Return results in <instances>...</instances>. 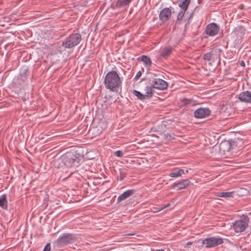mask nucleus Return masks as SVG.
<instances>
[{
    "instance_id": "0eeeda50",
    "label": "nucleus",
    "mask_w": 251,
    "mask_h": 251,
    "mask_svg": "<svg viewBox=\"0 0 251 251\" xmlns=\"http://www.w3.org/2000/svg\"><path fill=\"white\" fill-rule=\"evenodd\" d=\"M249 218L246 216L240 220L236 221L233 225V228L236 232H241L245 230L248 226Z\"/></svg>"
},
{
    "instance_id": "ddd939ff",
    "label": "nucleus",
    "mask_w": 251,
    "mask_h": 251,
    "mask_svg": "<svg viewBox=\"0 0 251 251\" xmlns=\"http://www.w3.org/2000/svg\"><path fill=\"white\" fill-rule=\"evenodd\" d=\"M238 99L241 102L251 103V91H246L241 92Z\"/></svg>"
},
{
    "instance_id": "6e6552de",
    "label": "nucleus",
    "mask_w": 251,
    "mask_h": 251,
    "mask_svg": "<svg viewBox=\"0 0 251 251\" xmlns=\"http://www.w3.org/2000/svg\"><path fill=\"white\" fill-rule=\"evenodd\" d=\"M220 31V26L217 24L212 23L207 25L205 29V33L209 36H214L218 34Z\"/></svg>"
},
{
    "instance_id": "39448f33",
    "label": "nucleus",
    "mask_w": 251,
    "mask_h": 251,
    "mask_svg": "<svg viewBox=\"0 0 251 251\" xmlns=\"http://www.w3.org/2000/svg\"><path fill=\"white\" fill-rule=\"evenodd\" d=\"M78 235L76 234L65 233L58 238L55 243L59 247H62L76 242L78 239Z\"/></svg>"
},
{
    "instance_id": "dca6fc26",
    "label": "nucleus",
    "mask_w": 251,
    "mask_h": 251,
    "mask_svg": "<svg viewBox=\"0 0 251 251\" xmlns=\"http://www.w3.org/2000/svg\"><path fill=\"white\" fill-rule=\"evenodd\" d=\"M174 48L171 46H168L164 48L161 51L160 57L163 58H167L172 53Z\"/></svg>"
},
{
    "instance_id": "f03ea898",
    "label": "nucleus",
    "mask_w": 251,
    "mask_h": 251,
    "mask_svg": "<svg viewBox=\"0 0 251 251\" xmlns=\"http://www.w3.org/2000/svg\"><path fill=\"white\" fill-rule=\"evenodd\" d=\"M122 83L119 75L115 71L108 72L105 75L104 83L107 89L115 91L116 88L121 87Z\"/></svg>"
},
{
    "instance_id": "f704fd0d",
    "label": "nucleus",
    "mask_w": 251,
    "mask_h": 251,
    "mask_svg": "<svg viewBox=\"0 0 251 251\" xmlns=\"http://www.w3.org/2000/svg\"><path fill=\"white\" fill-rule=\"evenodd\" d=\"M192 244H193V242H191V241H189V242H187V243H186V245H187V246L191 245H192Z\"/></svg>"
},
{
    "instance_id": "e433bc0d",
    "label": "nucleus",
    "mask_w": 251,
    "mask_h": 251,
    "mask_svg": "<svg viewBox=\"0 0 251 251\" xmlns=\"http://www.w3.org/2000/svg\"><path fill=\"white\" fill-rule=\"evenodd\" d=\"M156 251H165L164 249H159V250H156Z\"/></svg>"
},
{
    "instance_id": "9d476101",
    "label": "nucleus",
    "mask_w": 251,
    "mask_h": 251,
    "mask_svg": "<svg viewBox=\"0 0 251 251\" xmlns=\"http://www.w3.org/2000/svg\"><path fill=\"white\" fill-rule=\"evenodd\" d=\"M190 184L191 182L188 179H182L181 180H178L174 182L172 185V188L176 190H180L185 189Z\"/></svg>"
},
{
    "instance_id": "c756f323",
    "label": "nucleus",
    "mask_w": 251,
    "mask_h": 251,
    "mask_svg": "<svg viewBox=\"0 0 251 251\" xmlns=\"http://www.w3.org/2000/svg\"><path fill=\"white\" fill-rule=\"evenodd\" d=\"M50 243H48L45 246L43 251H50Z\"/></svg>"
},
{
    "instance_id": "20e7f679",
    "label": "nucleus",
    "mask_w": 251,
    "mask_h": 251,
    "mask_svg": "<svg viewBox=\"0 0 251 251\" xmlns=\"http://www.w3.org/2000/svg\"><path fill=\"white\" fill-rule=\"evenodd\" d=\"M198 244H201V247L204 246L206 249L214 248L224 243L223 239L220 237H210L204 239H199L196 241Z\"/></svg>"
},
{
    "instance_id": "473e14b6",
    "label": "nucleus",
    "mask_w": 251,
    "mask_h": 251,
    "mask_svg": "<svg viewBox=\"0 0 251 251\" xmlns=\"http://www.w3.org/2000/svg\"><path fill=\"white\" fill-rule=\"evenodd\" d=\"M214 51H215V52L218 53V56H219V57H220V53L221 52L222 50L221 49H216Z\"/></svg>"
},
{
    "instance_id": "2f4dec72",
    "label": "nucleus",
    "mask_w": 251,
    "mask_h": 251,
    "mask_svg": "<svg viewBox=\"0 0 251 251\" xmlns=\"http://www.w3.org/2000/svg\"><path fill=\"white\" fill-rule=\"evenodd\" d=\"M170 204L169 203H168L166 206H164V207H161V208H159L157 210H156L155 211H154V212H156L157 211H159L161 210H162L164 208H165L167 206H168Z\"/></svg>"
},
{
    "instance_id": "7c9ffc66",
    "label": "nucleus",
    "mask_w": 251,
    "mask_h": 251,
    "mask_svg": "<svg viewBox=\"0 0 251 251\" xmlns=\"http://www.w3.org/2000/svg\"><path fill=\"white\" fill-rule=\"evenodd\" d=\"M142 75V73L141 71H139L137 72V73L136 74L135 77H134V79L135 80H137L138 79V78H139L140 77V76H141Z\"/></svg>"
},
{
    "instance_id": "9b49d317",
    "label": "nucleus",
    "mask_w": 251,
    "mask_h": 251,
    "mask_svg": "<svg viewBox=\"0 0 251 251\" xmlns=\"http://www.w3.org/2000/svg\"><path fill=\"white\" fill-rule=\"evenodd\" d=\"M211 111L208 108L201 107L194 112V116L196 118L202 119L210 115Z\"/></svg>"
},
{
    "instance_id": "5701e85b",
    "label": "nucleus",
    "mask_w": 251,
    "mask_h": 251,
    "mask_svg": "<svg viewBox=\"0 0 251 251\" xmlns=\"http://www.w3.org/2000/svg\"><path fill=\"white\" fill-rule=\"evenodd\" d=\"M194 102V100L191 99L183 98L181 100V103L183 106H186L187 105H193Z\"/></svg>"
},
{
    "instance_id": "1a4fd4ad",
    "label": "nucleus",
    "mask_w": 251,
    "mask_h": 251,
    "mask_svg": "<svg viewBox=\"0 0 251 251\" xmlns=\"http://www.w3.org/2000/svg\"><path fill=\"white\" fill-rule=\"evenodd\" d=\"M171 7L170 8H163L160 12L159 14V20L162 23H164L168 21L172 15V11L171 9Z\"/></svg>"
},
{
    "instance_id": "b1692460",
    "label": "nucleus",
    "mask_w": 251,
    "mask_h": 251,
    "mask_svg": "<svg viewBox=\"0 0 251 251\" xmlns=\"http://www.w3.org/2000/svg\"><path fill=\"white\" fill-rule=\"evenodd\" d=\"M190 3V0H183L182 1H180L178 6L181 8V10L186 11L188 8L189 4Z\"/></svg>"
},
{
    "instance_id": "4c0bfd02",
    "label": "nucleus",
    "mask_w": 251,
    "mask_h": 251,
    "mask_svg": "<svg viewBox=\"0 0 251 251\" xmlns=\"http://www.w3.org/2000/svg\"><path fill=\"white\" fill-rule=\"evenodd\" d=\"M130 3L133 0H127Z\"/></svg>"
},
{
    "instance_id": "c9c22d12",
    "label": "nucleus",
    "mask_w": 251,
    "mask_h": 251,
    "mask_svg": "<svg viewBox=\"0 0 251 251\" xmlns=\"http://www.w3.org/2000/svg\"><path fill=\"white\" fill-rule=\"evenodd\" d=\"M124 2L126 4V5L128 6L129 4V2L127 0H123Z\"/></svg>"
},
{
    "instance_id": "393cba45",
    "label": "nucleus",
    "mask_w": 251,
    "mask_h": 251,
    "mask_svg": "<svg viewBox=\"0 0 251 251\" xmlns=\"http://www.w3.org/2000/svg\"><path fill=\"white\" fill-rule=\"evenodd\" d=\"M213 51L214 50H212L209 52L204 53L202 56L203 59L205 60L210 61L214 55Z\"/></svg>"
},
{
    "instance_id": "4468645a",
    "label": "nucleus",
    "mask_w": 251,
    "mask_h": 251,
    "mask_svg": "<svg viewBox=\"0 0 251 251\" xmlns=\"http://www.w3.org/2000/svg\"><path fill=\"white\" fill-rule=\"evenodd\" d=\"M136 190L134 189H129L126 190L118 197L117 199V202L120 203V202L125 201V200L127 199L134 194Z\"/></svg>"
},
{
    "instance_id": "cd10ccee",
    "label": "nucleus",
    "mask_w": 251,
    "mask_h": 251,
    "mask_svg": "<svg viewBox=\"0 0 251 251\" xmlns=\"http://www.w3.org/2000/svg\"><path fill=\"white\" fill-rule=\"evenodd\" d=\"M185 11H184L183 10H181L179 12V13L177 15V21H179L182 19V18L183 17V16L184 15Z\"/></svg>"
},
{
    "instance_id": "423d86ee",
    "label": "nucleus",
    "mask_w": 251,
    "mask_h": 251,
    "mask_svg": "<svg viewBox=\"0 0 251 251\" xmlns=\"http://www.w3.org/2000/svg\"><path fill=\"white\" fill-rule=\"evenodd\" d=\"M151 85L147 86L146 88L153 92L152 88L164 90L168 88V83L165 80L160 78H154L151 80Z\"/></svg>"
},
{
    "instance_id": "c85d7f7f",
    "label": "nucleus",
    "mask_w": 251,
    "mask_h": 251,
    "mask_svg": "<svg viewBox=\"0 0 251 251\" xmlns=\"http://www.w3.org/2000/svg\"><path fill=\"white\" fill-rule=\"evenodd\" d=\"M114 155L117 157H122L123 156V152L121 151H117L114 152Z\"/></svg>"
},
{
    "instance_id": "412c9836",
    "label": "nucleus",
    "mask_w": 251,
    "mask_h": 251,
    "mask_svg": "<svg viewBox=\"0 0 251 251\" xmlns=\"http://www.w3.org/2000/svg\"><path fill=\"white\" fill-rule=\"evenodd\" d=\"M160 135L162 136V139L165 141H169L172 139H173L172 137V134L171 133L166 132V131H163L162 132H161L159 134Z\"/></svg>"
},
{
    "instance_id": "4be33fe9",
    "label": "nucleus",
    "mask_w": 251,
    "mask_h": 251,
    "mask_svg": "<svg viewBox=\"0 0 251 251\" xmlns=\"http://www.w3.org/2000/svg\"><path fill=\"white\" fill-rule=\"evenodd\" d=\"M127 173L125 169H120L119 175L117 176V179L120 181L123 180L127 176Z\"/></svg>"
},
{
    "instance_id": "6ab92c4d",
    "label": "nucleus",
    "mask_w": 251,
    "mask_h": 251,
    "mask_svg": "<svg viewBox=\"0 0 251 251\" xmlns=\"http://www.w3.org/2000/svg\"><path fill=\"white\" fill-rule=\"evenodd\" d=\"M188 172L187 170L186 171V172H184L183 169H179L177 171L170 173L169 176L171 177H177L180 176L182 174H187Z\"/></svg>"
},
{
    "instance_id": "f8f14e48",
    "label": "nucleus",
    "mask_w": 251,
    "mask_h": 251,
    "mask_svg": "<svg viewBox=\"0 0 251 251\" xmlns=\"http://www.w3.org/2000/svg\"><path fill=\"white\" fill-rule=\"evenodd\" d=\"M146 90H147V92L145 95L135 90H133L132 93L133 95L136 96L138 99L141 100H144L146 99H150L153 96V92L147 88H146Z\"/></svg>"
},
{
    "instance_id": "2eb2a0df",
    "label": "nucleus",
    "mask_w": 251,
    "mask_h": 251,
    "mask_svg": "<svg viewBox=\"0 0 251 251\" xmlns=\"http://www.w3.org/2000/svg\"><path fill=\"white\" fill-rule=\"evenodd\" d=\"M29 74L30 72L28 67L26 66H23L20 70V79L22 80L23 82H24L27 79Z\"/></svg>"
},
{
    "instance_id": "aec40b11",
    "label": "nucleus",
    "mask_w": 251,
    "mask_h": 251,
    "mask_svg": "<svg viewBox=\"0 0 251 251\" xmlns=\"http://www.w3.org/2000/svg\"><path fill=\"white\" fill-rule=\"evenodd\" d=\"M138 60L143 62L146 66H151L152 64V62L150 57L145 55H143L139 57Z\"/></svg>"
},
{
    "instance_id": "f257e3e1",
    "label": "nucleus",
    "mask_w": 251,
    "mask_h": 251,
    "mask_svg": "<svg viewBox=\"0 0 251 251\" xmlns=\"http://www.w3.org/2000/svg\"><path fill=\"white\" fill-rule=\"evenodd\" d=\"M60 160L67 167H77L83 161V155L78 151L72 150L63 155Z\"/></svg>"
},
{
    "instance_id": "72a5a7b5",
    "label": "nucleus",
    "mask_w": 251,
    "mask_h": 251,
    "mask_svg": "<svg viewBox=\"0 0 251 251\" xmlns=\"http://www.w3.org/2000/svg\"><path fill=\"white\" fill-rule=\"evenodd\" d=\"M240 65L241 66H243V67H245V63L244 62V61L243 60H241L240 62Z\"/></svg>"
},
{
    "instance_id": "f3484780",
    "label": "nucleus",
    "mask_w": 251,
    "mask_h": 251,
    "mask_svg": "<svg viewBox=\"0 0 251 251\" xmlns=\"http://www.w3.org/2000/svg\"><path fill=\"white\" fill-rule=\"evenodd\" d=\"M126 6L127 5L123 0H114L111 5L113 9L121 8Z\"/></svg>"
},
{
    "instance_id": "bb28decb",
    "label": "nucleus",
    "mask_w": 251,
    "mask_h": 251,
    "mask_svg": "<svg viewBox=\"0 0 251 251\" xmlns=\"http://www.w3.org/2000/svg\"><path fill=\"white\" fill-rule=\"evenodd\" d=\"M199 6H197V7H196L194 9V10H193V12H192L190 14V15H189V17H188L186 20H185V21H187V22H189V21L191 19H192V18H193V17L194 15L195 14V12H196V11H197V12H198V11H199Z\"/></svg>"
},
{
    "instance_id": "a211bd4d",
    "label": "nucleus",
    "mask_w": 251,
    "mask_h": 251,
    "mask_svg": "<svg viewBox=\"0 0 251 251\" xmlns=\"http://www.w3.org/2000/svg\"><path fill=\"white\" fill-rule=\"evenodd\" d=\"M0 207L4 210L7 209L8 203L6 194H3L0 197Z\"/></svg>"
},
{
    "instance_id": "7ed1b4c3",
    "label": "nucleus",
    "mask_w": 251,
    "mask_h": 251,
    "mask_svg": "<svg viewBox=\"0 0 251 251\" xmlns=\"http://www.w3.org/2000/svg\"><path fill=\"white\" fill-rule=\"evenodd\" d=\"M81 39V35L80 33H72L62 41L61 46L59 48H63L64 50L67 49H72L77 45Z\"/></svg>"
},
{
    "instance_id": "a878e982",
    "label": "nucleus",
    "mask_w": 251,
    "mask_h": 251,
    "mask_svg": "<svg viewBox=\"0 0 251 251\" xmlns=\"http://www.w3.org/2000/svg\"><path fill=\"white\" fill-rule=\"evenodd\" d=\"M233 193V192H219L217 196L220 197L229 198L232 197Z\"/></svg>"
},
{
    "instance_id": "58836bf2",
    "label": "nucleus",
    "mask_w": 251,
    "mask_h": 251,
    "mask_svg": "<svg viewBox=\"0 0 251 251\" xmlns=\"http://www.w3.org/2000/svg\"><path fill=\"white\" fill-rule=\"evenodd\" d=\"M240 6H241V7H240V9H242V8H243V5H240Z\"/></svg>"
}]
</instances>
